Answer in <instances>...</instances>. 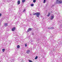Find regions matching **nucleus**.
<instances>
[{"mask_svg":"<svg viewBox=\"0 0 62 62\" xmlns=\"http://www.w3.org/2000/svg\"><path fill=\"white\" fill-rule=\"evenodd\" d=\"M40 12H37L35 13H34L33 15H36V17H37L38 18H39V15H40Z\"/></svg>","mask_w":62,"mask_h":62,"instance_id":"obj_1","label":"nucleus"},{"mask_svg":"<svg viewBox=\"0 0 62 62\" xmlns=\"http://www.w3.org/2000/svg\"><path fill=\"white\" fill-rule=\"evenodd\" d=\"M56 3L58 4L62 3V1L61 0L59 1V0H56Z\"/></svg>","mask_w":62,"mask_h":62,"instance_id":"obj_2","label":"nucleus"},{"mask_svg":"<svg viewBox=\"0 0 62 62\" xmlns=\"http://www.w3.org/2000/svg\"><path fill=\"white\" fill-rule=\"evenodd\" d=\"M30 50H29V49H28L27 50V51L26 52V54H29L30 53Z\"/></svg>","mask_w":62,"mask_h":62,"instance_id":"obj_3","label":"nucleus"},{"mask_svg":"<svg viewBox=\"0 0 62 62\" xmlns=\"http://www.w3.org/2000/svg\"><path fill=\"white\" fill-rule=\"evenodd\" d=\"M18 13H19V15L20 16H21L22 14V12L20 11H18Z\"/></svg>","mask_w":62,"mask_h":62,"instance_id":"obj_4","label":"nucleus"},{"mask_svg":"<svg viewBox=\"0 0 62 62\" xmlns=\"http://www.w3.org/2000/svg\"><path fill=\"white\" fill-rule=\"evenodd\" d=\"M31 30H32V28H29L28 29L27 31V32H29V31H31Z\"/></svg>","mask_w":62,"mask_h":62,"instance_id":"obj_5","label":"nucleus"},{"mask_svg":"<svg viewBox=\"0 0 62 62\" xmlns=\"http://www.w3.org/2000/svg\"><path fill=\"white\" fill-rule=\"evenodd\" d=\"M54 18V16H51L50 19L51 20H52Z\"/></svg>","mask_w":62,"mask_h":62,"instance_id":"obj_6","label":"nucleus"},{"mask_svg":"<svg viewBox=\"0 0 62 62\" xmlns=\"http://www.w3.org/2000/svg\"><path fill=\"white\" fill-rule=\"evenodd\" d=\"M16 28L15 27L13 28H12V31H14L15 30Z\"/></svg>","mask_w":62,"mask_h":62,"instance_id":"obj_7","label":"nucleus"},{"mask_svg":"<svg viewBox=\"0 0 62 62\" xmlns=\"http://www.w3.org/2000/svg\"><path fill=\"white\" fill-rule=\"evenodd\" d=\"M17 4L18 5L20 4V0H18L17 1Z\"/></svg>","mask_w":62,"mask_h":62,"instance_id":"obj_8","label":"nucleus"},{"mask_svg":"<svg viewBox=\"0 0 62 62\" xmlns=\"http://www.w3.org/2000/svg\"><path fill=\"white\" fill-rule=\"evenodd\" d=\"M20 46L19 45H18L17 46V48H18V49H19V48H20Z\"/></svg>","mask_w":62,"mask_h":62,"instance_id":"obj_9","label":"nucleus"},{"mask_svg":"<svg viewBox=\"0 0 62 62\" xmlns=\"http://www.w3.org/2000/svg\"><path fill=\"white\" fill-rule=\"evenodd\" d=\"M50 13H48V15H47V16L48 17L49 16H50Z\"/></svg>","mask_w":62,"mask_h":62,"instance_id":"obj_10","label":"nucleus"},{"mask_svg":"<svg viewBox=\"0 0 62 62\" xmlns=\"http://www.w3.org/2000/svg\"><path fill=\"white\" fill-rule=\"evenodd\" d=\"M31 7H33L34 6V4H31Z\"/></svg>","mask_w":62,"mask_h":62,"instance_id":"obj_11","label":"nucleus"},{"mask_svg":"<svg viewBox=\"0 0 62 62\" xmlns=\"http://www.w3.org/2000/svg\"><path fill=\"white\" fill-rule=\"evenodd\" d=\"M5 26H8V23H5Z\"/></svg>","mask_w":62,"mask_h":62,"instance_id":"obj_12","label":"nucleus"},{"mask_svg":"<svg viewBox=\"0 0 62 62\" xmlns=\"http://www.w3.org/2000/svg\"><path fill=\"white\" fill-rule=\"evenodd\" d=\"M26 0H22V2L23 3H24V2H25Z\"/></svg>","mask_w":62,"mask_h":62,"instance_id":"obj_13","label":"nucleus"},{"mask_svg":"<svg viewBox=\"0 0 62 62\" xmlns=\"http://www.w3.org/2000/svg\"><path fill=\"white\" fill-rule=\"evenodd\" d=\"M45 2H46V0H44L43 3L44 4V3H45Z\"/></svg>","mask_w":62,"mask_h":62,"instance_id":"obj_14","label":"nucleus"},{"mask_svg":"<svg viewBox=\"0 0 62 62\" xmlns=\"http://www.w3.org/2000/svg\"><path fill=\"white\" fill-rule=\"evenodd\" d=\"M33 2H34V3H35V2H36V0H33Z\"/></svg>","mask_w":62,"mask_h":62,"instance_id":"obj_15","label":"nucleus"},{"mask_svg":"<svg viewBox=\"0 0 62 62\" xmlns=\"http://www.w3.org/2000/svg\"><path fill=\"white\" fill-rule=\"evenodd\" d=\"M5 50V49H2V51H3V52H4V51Z\"/></svg>","mask_w":62,"mask_h":62,"instance_id":"obj_16","label":"nucleus"},{"mask_svg":"<svg viewBox=\"0 0 62 62\" xmlns=\"http://www.w3.org/2000/svg\"><path fill=\"white\" fill-rule=\"evenodd\" d=\"M38 58V56H36L35 58V59H37Z\"/></svg>","mask_w":62,"mask_h":62,"instance_id":"obj_17","label":"nucleus"},{"mask_svg":"<svg viewBox=\"0 0 62 62\" xmlns=\"http://www.w3.org/2000/svg\"><path fill=\"white\" fill-rule=\"evenodd\" d=\"M51 29H53L54 28V27H51Z\"/></svg>","mask_w":62,"mask_h":62,"instance_id":"obj_18","label":"nucleus"},{"mask_svg":"<svg viewBox=\"0 0 62 62\" xmlns=\"http://www.w3.org/2000/svg\"><path fill=\"white\" fill-rule=\"evenodd\" d=\"M29 62H32L31 60H29Z\"/></svg>","mask_w":62,"mask_h":62,"instance_id":"obj_19","label":"nucleus"},{"mask_svg":"<svg viewBox=\"0 0 62 62\" xmlns=\"http://www.w3.org/2000/svg\"><path fill=\"white\" fill-rule=\"evenodd\" d=\"M25 9H24L23 10V12H25Z\"/></svg>","mask_w":62,"mask_h":62,"instance_id":"obj_20","label":"nucleus"},{"mask_svg":"<svg viewBox=\"0 0 62 62\" xmlns=\"http://www.w3.org/2000/svg\"><path fill=\"white\" fill-rule=\"evenodd\" d=\"M25 45L26 47L27 46V45H26V44H25Z\"/></svg>","mask_w":62,"mask_h":62,"instance_id":"obj_21","label":"nucleus"},{"mask_svg":"<svg viewBox=\"0 0 62 62\" xmlns=\"http://www.w3.org/2000/svg\"><path fill=\"white\" fill-rule=\"evenodd\" d=\"M48 29H51V28L50 27L48 28Z\"/></svg>","mask_w":62,"mask_h":62,"instance_id":"obj_22","label":"nucleus"},{"mask_svg":"<svg viewBox=\"0 0 62 62\" xmlns=\"http://www.w3.org/2000/svg\"><path fill=\"white\" fill-rule=\"evenodd\" d=\"M54 5H52V7H54Z\"/></svg>","mask_w":62,"mask_h":62,"instance_id":"obj_23","label":"nucleus"},{"mask_svg":"<svg viewBox=\"0 0 62 62\" xmlns=\"http://www.w3.org/2000/svg\"><path fill=\"white\" fill-rule=\"evenodd\" d=\"M32 35H34V33H32Z\"/></svg>","mask_w":62,"mask_h":62,"instance_id":"obj_24","label":"nucleus"},{"mask_svg":"<svg viewBox=\"0 0 62 62\" xmlns=\"http://www.w3.org/2000/svg\"><path fill=\"white\" fill-rule=\"evenodd\" d=\"M1 16V14H0V16Z\"/></svg>","mask_w":62,"mask_h":62,"instance_id":"obj_25","label":"nucleus"},{"mask_svg":"<svg viewBox=\"0 0 62 62\" xmlns=\"http://www.w3.org/2000/svg\"><path fill=\"white\" fill-rule=\"evenodd\" d=\"M50 53H52V52H51V51H50Z\"/></svg>","mask_w":62,"mask_h":62,"instance_id":"obj_26","label":"nucleus"},{"mask_svg":"<svg viewBox=\"0 0 62 62\" xmlns=\"http://www.w3.org/2000/svg\"><path fill=\"white\" fill-rule=\"evenodd\" d=\"M30 15H31V14H30Z\"/></svg>","mask_w":62,"mask_h":62,"instance_id":"obj_27","label":"nucleus"},{"mask_svg":"<svg viewBox=\"0 0 62 62\" xmlns=\"http://www.w3.org/2000/svg\"><path fill=\"white\" fill-rule=\"evenodd\" d=\"M31 42H32L31 41Z\"/></svg>","mask_w":62,"mask_h":62,"instance_id":"obj_28","label":"nucleus"}]
</instances>
